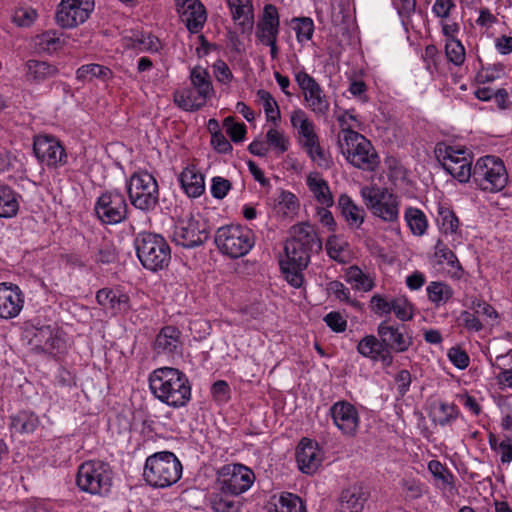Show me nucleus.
Here are the masks:
<instances>
[{
	"label": "nucleus",
	"instance_id": "obj_55",
	"mask_svg": "<svg viewBox=\"0 0 512 512\" xmlns=\"http://www.w3.org/2000/svg\"><path fill=\"white\" fill-rule=\"evenodd\" d=\"M266 143L268 148L271 147L279 154H283L288 150L289 140L282 131L270 128L266 133Z\"/></svg>",
	"mask_w": 512,
	"mask_h": 512
},
{
	"label": "nucleus",
	"instance_id": "obj_17",
	"mask_svg": "<svg viewBox=\"0 0 512 512\" xmlns=\"http://www.w3.org/2000/svg\"><path fill=\"white\" fill-rule=\"evenodd\" d=\"M33 150L37 159L49 168H58L67 162L64 147L53 136L40 135L35 137Z\"/></svg>",
	"mask_w": 512,
	"mask_h": 512
},
{
	"label": "nucleus",
	"instance_id": "obj_59",
	"mask_svg": "<svg viewBox=\"0 0 512 512\" xmlns=\"http://www.w3.org/2000/svg\"><path fill=\"white\" fill-rule=\"evenodd\" d=\"M37 17V13L32 8H19L13 14V22L20 27L31 26Z\"/></svg>",
	"mask_w": 512,
	"mask_h": 512
},
{
	"label": "nucleus",
	"instance_id": "obj_7",
	"mask_svg": "<svg viewBox=\"0 0 512 512\" xmlns=\"http://www.w3.org/2000/svg\"><path fill=\"white\" fill-rule=\"evenodd\" d=\"M340 147L346 161L358 169L372 172L380 163L372 143L358 132L342 136Z\"/></svg>",
	"mask_w": 512,
	"mask_h": 512
},
{
	"label": "nucleus",
	"instance_id": "obj_12",
	"mask_svg": "<svg viewBox=\"0 0 512 512\" xmlns=\"http://www.w3.org/2000/svg\"><path fill=\"white\" fill-rule=\"evenodd\" d=\"M254 481V472L243 464H226L217 473L219 489L231 496L245 493L250 489Z\"/></svg>",
	"mask_w": 512,
	"mask_h": 512
},
{
	"label": "nucleus",
	"instance_id": "obj_2",
	"mask_svg": "<svg viewBox=\"0 0 512 512\" xmlns=\"http://www.w3.org/2000/svg\"><path fill=\"white\" fill-rule=\"evenodd\" d=\"M151 393L160 402L178 409L191 400L192 388L185 373L173 367H160L148 377Z\"/></svg>",
	"mask_w": 512,
	"mask_h": 512
},
{
	"label": "nucleus",
	"instance_id": "obj_40",
	"mask_svg": "<svg viewBox=\"0 0 512 512\" xmlns=\"http://www.w3.org/2000/svg\"><path fill=\"white\" fill-rule=\"evenodd\" d=\"M18 209L19 203L14 191L9 186L0 184V217H13Z\"/></svg>",
	"mask_w": 512,
	"mask_h": 512
},
{
	"label": "nucleus",
	"instance_id": "obj_36",
	"mask_svg": "<svg viewBox=\"0 0 512 512\" xmlns=\"http://www.w3.org/2000/svg\"><path fill=\"white\" fill-rule=\"evenodd\" d=\"M301 148L318 167L322 169H329L332 166V157L323 147H321L319 138L301 146Z\"/></svg>",
	"mask_w": 512,
	"mask_h": 512
},
{
	"label": "nucleus",
	"instance_id": "obj_49",
	"mask_svg": "<svg viewBox=\"0 0 512 512\" xmlns=\"http://www.w3.org/2000/svg\"><path fill=\"white\" fill-rule=\"evenodd\" d=\"M229 494L220 492L210 496V506L214 512H238V504L229 497Z\"/></svg>",
	"mask_w": 512,
	"mask_h": 512
},
{
	"label": "nucleus",
	"instance_id": "obj_41",
	"mask_svg": "<svg viewBox=\"0 0 512 512\" xmlns=\"http://www.w3.org/2000/svg\"><path fill=\"white\" fill-rule=\"evenodd\" d=\"M271 512H306V508L299 496L283 492L274 503Z\"/></svg>",
	"mask_w": 512,
	"mask_h": 512
},
{
	"label": "nucleus",
	"instance_id": "obj_50",
	"mask_svg": "<svg viewBox=\"0 0 512 512\" xmlns=\"http://www.w3.org/2000/svg\"><path fill=\"white\" fill-rule=\"evenodd\" d=\"M293 30L296 33L297 41L301 44L312 39L314 33V22L309 17H299L292 20Z\"/></svg>",
	"mask_w": 512,
	"mask_h": 512
},
{
	"label": "nucleus",
	"instance_id": "obj_26",
	"mask_svg": "<svg viewBox=\"0 0 512 512\" xmlns=\"http://www.w3.org/2000/svg\"><path fill=\"white\" fill-rule=\"evenodd\" d=\"M291 126L297 131L298 143L301 146L319 138L315 124L306 112L300 108L294 109L290 114Z\"/></svg>",
	"mask_w": 512,
	"mask_h": 512
},
{
	"label": "nucleus",
	"instance_id": "obj_18",
	"mask_svg": "<svg viewBox=\"0 0 512 512\" xmlns=\"http://www.w3.org/2000/svg\"><path fill=\"white\" fill-rule=\"evenodd\" d=\"M333 424L347 437H354L360 427V416L357 408L346 400L335 402L329 409Z\"/></svg>",
	"mask_w": 512,
	"mask_h": 512
},
{
	"label": "nucleus",
	"instance_id": "obj_19",
	"mask_svg": "<svg viewBox=\"0 0 512 512\" xmlns=\"http://www.w3.org/2000/svg\"><path fill=\"white\" fill-rule=\"evenodd\" d=\"M377 336L381 339L389 359L391 352L402 353L412 345V337L406 332L404 325H392L384 320L377 326Z\"/></svg>",
	"mask_w": 512,
	"mask_h": 512
},
{
	"label": "nucleus",
	"instance_id": "obj_6",
	"mask_svg": "<svg viewBox=\"0 0 512 512\" xmlns=\"http://www.w3.org/2000/svg\"><path fill=\"white\" fill-rule=\"evenodd\" d=\"M113 473L109 464L100 460H88L79 467L77 487L90 495H107L112 487Z\"/></svg>",
	"mask_w": 512,
	"mask_h": 512
},
{
	"label": "nucleus",
	"instance_id": "obj_38",
	"mask_svg": "<svg viewBox=\"0 0 512 512\" xmlns=\"http://www.w3.org/2000/svg\"><path fill=\"white\" fill-rule=\"evenodd\" d=\"M112 75L108 67L94 63L82 65L76 71V78L80 81H91L96 78L105 82L111 79Z\"/></svg>",
	"mask_w": 512,
	"mask_h": 512
},
{
	"label": "nucleus",
	"instance_id": "obj_32",
	"mask_svg": "<svg viewBox=\"0 0 512 512\" xmlns=\"http://www.w3.org/2000/svg\"><path fill=\"white\" fill-rule=\"evenodd\" d=\"M341 213L345 218L348 225L352 228L358 229L363 224L365 219V210L358 206L348 195L342 194L338 199Z\"/></svg>",
	"mask_w": 512,
	"mask_h": 512
},
{
	"label": "nucleus",
	"instance_id": "obj_33",
	"mask_svg": "<svg viewBox=\"0 0 512 512\" xmlns=\"http://www.w3.org/2000/svg\"><path fill=\"white\" fill-rule=\"evenodd\" d=\"M233 20L242 30L251 29L253 25V6L251 0H227Z\"/></svg>",
	"mask_w": 512,
	"mask_h": 512
},
{
	"label": "nucleus",
	"instance_id": "obj_62",
	"mask_svg": "<svg viewBox=\"0 0 512 512\" xmlns=\"http://www.w3.org/2000/svg\"><path fill=\"white\" fill-rule=\"evenodd\" d=\"M135 42L134 47L142 51L157 52L161 47L160 40L151 34H142L135 39Z\"/></svg>",
	"mask_w": 512,
	"mask_h": 512
},
{
	"label": "nucleus",
	"instance_id": "obj_56",
	"mask_svg": "<svg viewBox=\"0 0 512 512\" xmlns=\"http://www.w3.org/2000/svg\"><path fill=\"white\" fill-rule=\"evenodd\" d=\"M223 127L233 142L239 143L244 141L247 130L243 122H236L234 117L228 116L223 121Z\"/></svg>",
	"mask_w": 512,
	"mask_h": 512
},
{
	"label": "nucleus",
	"instance_id": "obj_28",
	"mask_svg": "<svg viewBox=\"0 0 512 512\" xmlns=\"http://www.w3.org/2000/svg\"><path fill=\"white\" fill-rule=\"evenodd\" d=\"M306 184L316 201L324 207H331L334 204V197L328 182L317 172L307 176Z\"/></svg>",
	"mask_w": 512,
	"mask_h": 512
},
{
	"label": "nucleus",
	"instance_id": "obj_39",
	"mask_svg": "<svg viewBox=\"0 0 512 512\" xmlns=\"http://www.w3.org/2000/svg\"><path fill=\"white\" fill-rule=\"evenodd\" d=\"M345 280L350 283L354 289L359 291L368 292L374 287V281L370 275L364 273L356 265L347 268L345 272Z\"/></svg>",
	"mask_w": 512,
	"mask_h": 512
},
{
	"label": "nucleus",
	"instance_id": "obj_1",
	"mask_svg": "<svg viewBox=\"0 0 512 512\" xmlns=\"http://www.w3.org/2000/svg\"><path fill=\"white\" fill-rule=\"evenodd\" d=\"M322 247L314 228L302 223L293 227V236L285 242V257L280 260V267L287 282L295 287L303 283L302 271L310 262V253Z\"/></svg>",
	"mask_w": 512,
	"mask_h": 512
},
{
	"label": "nucleus",
	"instance_id": "obj_52",
	"mask_svg": "<svg viewBox=\"0 0 512 512\" xmlns=\"http://www.w3.org/2000/svg\"><path fill=\"white\" fill-rule=\"evenodd\" d=\"M428 470L433 475V477L440 481L444 487H453L454 484V476L448 470V468L443 465L438 460H431L428 463Z\"/></svg>",
	"mask_w": 512,
	"mask_h": 512
},
{
	"label": "nucleus",
	"instance_id": "obj_25",
	"mask_svg": "<svg viewBox=\"0 0 512 512\" xmlns=\"http://www.w3.org/2000/svg\"><path fill=\"white\" fill-rule=\"evenodd\" d=\"M96 301L113 315L126 313L130 309L128 295L111 288L100 289L96 293Z\"/></svg>",
	"mask_w": 512,
	"mask_h": 512
},
{
	"label": "nucleus",
	"instance_id": "obj_15",
	"mask_svg": "<svg viewBox=\"0 0 512 512\" xmlns=\"http://www.w3.org/2000/svg\"><path fill=\"white\" fill-rule=\"evenodd\" d=\"M295 81L303 93L307 108L316 116H326L330 109V103L317 81L305 71L297 72Z\"/></svg>",
	"mask_w": 512,
	"mask_h": 512
},
{
	"label": "nucleus",
	"instance_id": "obj_4",
	"mask_svg": "<svg viewBox=\"0 0 512 512\" xmlns=\"http://www.w3.org/2000/svg\"><path fill=\"white\" fill-rule=\"evenodd\" d=\"M134 246L144 268L156 272L169 265L171 249L163 236L150 232L139 233Z\"/></svg>",
	"mask_w": 512,
	"mask_h": 512
},
{
	"label": "nucleus",
	"instance_id": "obj_30",
	"mask_svg": "<svg viewBox=\"0 0 512 512\" xmlns=\"http://www.w3.org/2000/svg\"><path fill=\"white\" fill-rule=\"evenodd\" d=\"M357 352L372 361H386L389 359L382 341L375 335L364 336L357 344Z\"/></svg>",
	"mask_w": 512,
	"mask_h": 512
},
{
	"label": "nucleus",
	"instance_id": "obj_54",
	"mask_svg": "<svg viewBox=\"0 0 512 512\" xmlns=\"http://www.w3.org/2000/svg\"><path fill=\"white\" fill-rule=\"evenodd\" d=\"M445 54L447 59L456 66L465 61V48L459 39L446 40Z\"/></svg>",
	"mask_w": 512,
	"mask_h": 512
},
{
	"label": "nucleus",
	"instance_id": "obj_42",
	"mask_svg": "<svg viewBox=\"0 0 512 512\" xmlns=\"http://www.w3.org/2000/svg\"><path fill=\"white\" fill-rule=\"evenodd\" d=\"M325 249L331 259L338 263H346L348 243L343 238L331 235L326 241Z\"/></svg>",
	"mask_w": 512,
	"mask_h": 512
},
{
	"label": "nucleus",
	"instance_id": "obj_45",
	"mask_svg": "<svg viewBox=\"0 0 512 512\" xmlns=\"http://www.w3.org/2000/svg\"><path fill=\"white\" fill-rule=\"evenodd\" d=\"M256 95L263 106L267 121L277 123L281 118V113L278 103L272 94L266 90L260 89L257 91Z\"/></svg>",
	"mask_w": 512,
	"mask_h": 512
},
{
	"label": "nucleus",
	"instance_id": "obj_63",
	"mask_svg": "<svg viewBox=\"0 0 512 512\" xmlns=\"http://www.w3.org/2000/svg\"><path fill=\"white\" fill-rule=\"evenodd\" d=\"M326 325L334 332L341 333L346 330L347 321L338 311H332L324 317Z\"/></svg>",
	"mask_w": 512,
	"mask_h": 512
},
{
	"label": "nucleus",
	"instance_id": "obj_22",
	"mask_svg": "<svg viewBox=\"0 0 512 512\" xmlns=\"http://www.w3.org/2000/svg\"><path fill=\"white\" fill-rule=\"evenodd\" d=\"M299 469L306 474L317 471L322 462V452L315 441L303 438L296 451Z\"/></svg>",
	"mask_w": 512,
	"mask_h": 512
},
{
	"label": "nucleus",
	"instance_id": "obj_9",
	"mask_svg": "<svg viewBox=\"0 0 512 512\" xmlns=\"http://www.w3.org/2000/svg\"><path fill=\"white\" fill-rule=\"evenodd\" d=\"M471 177L481 190L490 193L501 191L508 180L502 160L490 155L477 160L472 168Z\"/></svg>",
	"mask_w": 512,
	"mask_h": 512
},
{
	"label": "nucleus",
	"instance_id": "obj_35",
	"mask_svg": "<svg viewBox=\"0 0 512 512\" xmlns=\"http://www.w3.org/2000/svg\"><path fill=\"white\" fill-rule=\"evenodd\" d=\"M11 428L21 434L33 433L39 426L38 416L30 411H19L11 417Z\"/></svg>",
	"mask_w": 512,
	"mask_h": 512
},
{
	"label": "nucleus",
	"instance_id": "obj_53",
	"mask_svg": "<svg viewBox=\"0 0 512 512\" xmlns=\"http://www.w3.org/2000/svg\"><path fill=\"white\" fill-rule=\"evenodd\" d=\"M392 312L400 321H409L413 318V306L404 296L391 299Z\"/></svg>",
	"mask_w": 512,
	"mask_h": 512
},
{
	"label": "nucleus",
	"instance_id": "obj_31",
	"mask_svg": "<svg viewBox=\"0 0 512 512\" xmlns=\"http://www.w3.org/2000/svg\"><path fill=\"white\" fill-rule=\"evenodd\" d=\"M179 181L189 197L197 198L205 190L204 176L195 167H186L180 174Z\"/></svg>",
	"mask_w": 512,
	"mask_h": 512
},
{
	"label": "nucleus",
	"instance_id": "obj_21",
	"mask_svg": "<svg viewBox=\"0 0 512 512\" xmlns=\"http://www.w3.org/2000/svg\"><path fill=\"white\" fill-rule=\"evenodd\" d=\"M181 21L190 33H199L207 20L204 5L199 0H176Z\"/></svg>",
	"mask_w": 512,
	"mask_h": 512
},
{
	"label": "nucleus",
	"instance_id": "obj_24",
	"mask_svg": "<svg viewBox=\"0 0 512 512\" xmlns=\"http://www.w3.org/2000/svg\"><path fill=\"white\" fill-rule=\"evenodd\" d=\"M280 30V17L278 9L273 4H266L262 16L256 25V37L260 42L278 38Z\"/></svg>",
	"mask_w": 512,
	"mask_h": 512
},
{
	"label": "nucleus",
	"instance_id": "obj_8",
	"mask_svg": "<svg viewBox=\"0 0 512 512\" xmlns=\"http://www.w3.org/2000/svg\"><path fill=\"white\" fill-rule=\"evenodd\" d=\"M361 197L371 213L385 222L394 223L399 219L400 199L387 188L377 185L364 186Z\"/></svg>",
	"mask_w": 512,
	"mask_h": 512
},
{
	"label": "nucleus",
	"instance_id": "obj_23",
	"mask_svg": "<svg viewBox=\"0 0 512 512\" xmlns=\"http://www.w3.org/2000/svg\"><path fill=\"white\" fill-rule=\"evenodd\" d=\"M153 349L157 355L174 357L181 354V332L174 326H165L157 334Z\"/></svg>",
	"mask_w": 512,
	"mask_h": 512
},
{
	"label": "nucleus",
	"instance_id": "obj_64",
	"mask_svg": "<svg viewBox=\"0 0 512 512\" xmlns=\"http://www.w3.org/2000/svg\"><path fill=\"white\" fill-rule=\"evenodd\" d=\"M212 67L214 76L218 82L222 84H229L232 81L233 74L223 60H217Z\"/></svg>",
	"mask_w": 512,
	"mask_h": 512
},
{
	"label": "nucleus",
	"instance_id": "obj_34",
	"mask_svg": "<svg viewBox=\"0 0 512 512\" xmlns=\"http://www.w3.org/2000/svg\"><path fill=\"white\" fill-rule=\"evenodd\" d=\"M26 67L28 79L35 82H43L58 73L56 66L45 61L29 60Z\"/></svg>",
	"mask_w": 512,
	"mask_h": 512
},
{
	"label": "nucleus",
	"instance_id": "obj_37",
	"mask_svg": "<svg viewBox=\"0 0 512 512\" xmlns=\"http://www.w3.org/2000/svg\"><path fill=\"white\" fill-rule=\"evenodd\" d=\"M404 219L415 236H422L428 228V220L424 212L415 207H408L404 212Z\"/></svg>",
	"mask_w": 512,
	"mask_h": 512
},
{
	"label": "nucleus",
	"instance_id": "obj_11",
	"mask_svg": "<svg viewBox=\"0 0 512 512\" xmlns=\"http://www.w3.org/2000/svg\"><path fill=\"white\" fill-rule=\"evenodd\" d=\"M436 157L443 169L461 183H466L471 178L472 156L466 149L453 146H438L435 150Z\"/></svg>",
	"mask_w": 512,
	"mask_h": 512
},
{
	"label": "nucleus",
	"instance_id": "obj_29",
	"mask_svg": "<svg viewBox=\"0 0 512 512\" xmlns=\"http://www.w3.org/2000/svg\"><path fill=\"white\" fill-rule=\"evenodd\" d=\"M368 494L360 486H352L342 491L340 496L341 512H362Z\"/></svg>",
	"mask_w": 512,
	"mask_h": 512
},
{
	"label": "nucleus",
	"instance_id": "obj_58",
	"mask_svg": "<svg viewBox=\"0 0 512 512\" xmlns=\"http://www.w3.org/2000/svg\"><path fill=\"white\" fill-rule=\"evenodd\" d=\"M338 122L341 127L342 136H347L349 132H356L354 129L360 128L361 122L354 114L353 110H347L338 116Z\"/></svg>",
	"mask_w": 512,
	"mask_h": 512
},
{
	"label": "nucleus",
	"instance_id": "obj_61",
	"mask_svg": "<svg viewBox=\"0 0 512 512\" xmlns=\"http://www.w3.org/2000/svg\"><path fill=\"white\" fill-rule=\"evenodd\" d=\"M370 306L372 311L378 316L390 315L392 312L391 300H387L386 297L375 294L371 297Z\"/></svg>",
	"mask_w": 512,
	"mask_h": 512
},
{
	"label": "nucleus",
	"instance_id": "obj_10",
	"mask_svg": "<svg viewBox=\"0 0 512 512\" xmlns=\"http://www.w3.org/2000/svg\"><path fill=\"white\" fill-rule=\"evenodd\" d=\"M131 204L138 210L150 212L159 202V188L156 179L148 172L131 175L126 183Z\"/></svg>",
	"mask_w": 512,
	"mask_h": 512
},
{
	"label": "nucleus",
	"instance_id": "obj_13",
	"mask_svg": "<svg viewBox=\"0 0 512 512\" xmlns=\"http://www.w3.org/2000/svg\"><path fill=\"white\" fill-rule=\"evenodd\" d=\"M97 218L103 224H118L126 219L128 213V205L124 195L117 191L111 190L102 193L94 206Z\"/></svg>",
	"mask_w": 512,
	"mask_h": 512
},
{
	"label": "nucleus",
	"instance_id": "obj_43",
	"mask_svg": "<svg viewBox=\"0 0 512 512\" xmlns=\"http://www.w3.org/2000/svg\"><path fill=\"white\" fill-rule=\"evenodd\" d=\"M191 86L205 93L208 96H212L214 93L210 74L206 69L201 66L194 67L190 72Z\"/></svg>",
	"mask_w": 512,
	"mask_h": 512
},
{
	"label": "nucleus",
	"instance_id": "obj_44",
	"mask_svg": "<svg viewBox=\"0 0 512 512\" xmlns=\"http://www.w3.org/2000/svg\"><path fill=\"white\" fill-rule=\"evenodd\" d=\"M426 290L429 300L436 306L447 303L453 297L452 288L444 282H431Z\"/></svg>",
	"mask_w": 512,
	"mask_h": 512
},
{
	"label": "nucleus",
	"instance_id": "obj_27",
	"mask_svg": "<svg viewBox=\"0 0 512 512\" xmlns=\"http://www.w3.org/2000/svg\"><path fill=\"white\" fill-rule=\"evenodd\" d=\"M210 96L198 91L194 87L179 89L174 92V103L184 111L194 112L201 109L207 103Z\"/></svg>",
	"mask_w": 512,
	"mask_h": 512
},
{
	"label": "nucleus",
	"instance_id": "obj_3",
	"mask_svg": "<svg viewBox=\"0 0 512 512\" xmlns=\"http://www.w3.org/2000/svg\"><path fill=\"white\" fill-rule=\"evenodd\" d=\"M181 475V462L172 452H157L146 458L143 478L150 487L168 488L175 484Z\"/></svg>",
	"mask_w": 512,
	"mask_h": 512
},
{
	"label": "nucleus",
	"instance_id": "obj_46",
	"mask_svg": "<svg viewBox=\"0 0 512 512\" xmlns=\"http://www.w3.org/2000/svg\"><path fill=\"white\" fill-rule=\"evenodd\" d=\"M437 223L444 234H455L459 227V220L455 213L447 207H439Z\"/></svg>",
	"mask_w": 512,
	"mask_h": 512
},
{
	"label": "nucleus",
	"instance_id": "obj_5",
	"mask_svg": "<svg viewBox=\"0 0 512 512\" xmlns=\"http://www.w3.org/2000/svg\"><path fill=\"white\" fill-rule=\"evenodd\" d=\"M255 241L253 230L238 224L219 227L215 234V244L219 251L233 259L247 255Z\"/></svg>",
	"mask_w": 512,
	"mask_h": 512
},
{
	"label": "nucleus",
	"instance_id": "obj_20",
	"mask_svg": "<svg viewBox=\"0 0 512 512\" xmlns=\"http://www.w3.org/2000/svg\"><path fill=\"white\" fill-rule=\"evenodd\" d=\"M25 297L22 290L15 284L0 283V319L16 318L22 311Z\"/></svg>",
	"mask_w": 512,
	"mask_h": 512
},
{
	"label": "nucleus",
	"instance_id": "obj_47",
	"mask_svg": "<svg viewBox=\"0 0 512 512\" xmlns=\"http://www.w3.org/2000/svg\"><path fill=\"white\" fill-rule=\"evenodd\" d=\"M34 341L42 350L52 352L58 346L59 339L51 326H43L36 330Z\"/></svg>",
	"mask_w": 512,
	"mask_h": 512
},
{
	"label": "nucleus",
	"instance_id": "obj_60",
	"mask_svg": "<svg viewBox=\"0 0 512 512\" xmlns=\"http://www.w3.org/2000/svg\"><path fill=\"white\" fill-rule=\"evenodd\" d=\"M439 412L441 415L435 418V422L442 427L450 424L458 416V410L456 406L449 403H441L439 406Z\"/></svg>",
	"mask_w": 512,
	"mask_h": 512
},
{
	"label": "nucleus",
	"instance_id": "obj_57",
	"mask_svg": "<svg viewBox=\"0 0 512 512\" xmlns=\"http://www.w3.org/2000/svg\"><path fill=\"white\" fill-rule=\"evenodd\" d=\"M493 365L500 370L497 376L498 381L505 385L506 373L512 372V349L508 350L505 354L496 356Z\"/></svg>",
	"mask_w": 512,
	"mask_h": 512
},
{
	"label": "nucleus",
	"instance_id": "obj_16",
	"mask_svg": "<svg viewBox=\"0 0 512 512\" xmlns=\"http://www.w3.org/2000/svg\"><path fill=\"white\" fill-rule=\"evenodd\" d=\"M209 237L206 224L193 218L179 220L173 231V241L184 248L203 244Z\"/></svg>",
	"mask_w": 512,
	"mask_h": 512
},
{
	"label": "nucleus",
	"instance_id": "obj_14",
	"mask_svg": "<svg viewBox=\"0 0 512 512\" xmlns=\"http://www.w3.org/2000/svg\"><path fill=\"white\" fill-rule=\"evenodd\" d=\"M94 0H61L55 20L65 29H72L87 21L94 10Z\"/></svg>",
	"mask_w": 512,
	"mask_h": 512
},
{
	"label": "nucleus",
	"instance_id": "obj_51",
	"mask_svg": "<svg viewBox=\"0 0 512 512\" xmlns=\"http://www.w3.org/2000/svg\"><path fill=\"white\" fill-rule=\"evenodd\" d=\"M434 255L437 258L439 264L446 263L451 268L462 270L460 262L456 257L455 253L450 250L442 240H438L434 247Z\"/></svg>",
	"mask_w": 512,
	"mask_h": 512
},
{
	"label": "nucleus",
	"instance_id": "obj_48",
	"mask_svg": "<svg viewBox=\"0 0 512 512\" xmlns=\"http://www.w3.org/2000/svg\"><path fill=\"white\" fill-rule=\"evenodd\" d=\"M35 44L40 51L53 53L62 47L63 42L56 31L48 30L36 37Z\"/></svg>",
	"mask_w": 512,
	"mask_h": 512
}]
</instances>
